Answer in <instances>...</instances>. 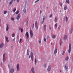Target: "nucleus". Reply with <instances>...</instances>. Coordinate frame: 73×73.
I'll return each instance as SVG.
<instances>
[{"mask_svg":"<svg viewBox=\"0 0 73 73\" xmlns=\"http://www.w3.org/2000/svg\"><path fill=\"white\" fill-rule=\"evenodd\" d=\"M66 60L67 61L69 60V56H68L66 58Z\"/></svg>","mask_w":73,"mask_h":73,"instance_id":"nucleus-23","label":"nucleus"},{"mask_svg":"<svg viewBox=\"0 0 73 73\" xmlns=\"http://www.w3.org/2000/svg\"><path fill=\"white\" fill-rule=\"evenodd\" d=\"M22 40V39H20L19 41V43H20V42H21V41Z\"/></svg>","mask_w":73,"mask_h":73,"instance_id":"nucleus-48","label":"nucleus"},{"mask_svg":"<svg viewBox=\"0 0 73 73\" xmlns=\"http://www.w3.org/2000/svg\"><path fill=\"white\" fill-rule=\"evenodd\" d=\"M23 12L24 13H26V10H25V9H23Z\"/></svg>","mask_w":73,"mask_h":73,"instance_id":"nucleus-29","label":"nucleus"},{"mask_svg":"<svg viewBox=\"0 0 73 73\" xmlns=\"http://www.w3.org/2000/svg\"><path fill=\"white\" fill-rule=\"evenodd\" d=\"M30 34L31 37H33V33L32 32V31L31 30H30Z\"/></svg>","mask_w":73,"mask_h":73,"instance_id":"nucleus-2","label":"nucleus"},{"mask_svg":"<svg viewBox=\"0 0 73 73\" xmlns=\"http://www.w3.org/2000/svg\"><path fill=\"white\" fill-rule=\"evenodd\" d=\"M64 8L65 10H66V9H67V7L66 6L64 7Z\"/></svg>","mask_w":73,"mask_h":73,"instance_id":"nucleus-24","label":"nucleus"},{"mask_svg":"<svg viewBox=\"0 0 73 73\" xmlns=\"http://www.w3.org/2000/svg\"><path fill=\"white\" fill-rule=\"evenodd\" d=\"M4 46V44L3 43L1 44L0 45V48H2Z\"/></svg>","mask_w":73,"mask_h":73,"instance_id":"nucleus-12","label":"nucleus"},{"mask_svg":"<svg viewBox=\"0 0 73 73\" xmlns=\"http://www.w3.org/2000/svg\"><path fill=\"white\" fill-rule=\"evenodd\" d=\"M57 49H56L54 51V54H56V53H57Z\"/></svg>","mask_w":73,"mask_h":73,"instance_id":"nucleus-14","label":"nucleus"},{"mask_svg":"<svg viewBox=\"0 0 73 73\" xmlns=\"http://www.w3.org/2000/svg\"><path fill=\"white\" fill-rule=\"evenodd\" d=\"M49 29H51V28H50V26Z\"/></svg>","mask_w":73,"mask_h":73,"instance_id":"nucleus-54","label":"nucleus"},{"mask_svg":"<svg viewBox=\"0 0 73 73\" xmlns=\"http://www.w3.org/2000/svg\"><path fill=\"white\" fill-rule=\"evenodd\" d=\"M8 68H10V66H9V65H8Z\"/></svg>","mask_w":73,"mask_h":73,"instance_id":"nucleus-50","label":"nucleus"},{"mask_svg":"<svg viewBox=\"0 0 73 73\" xmlns=\"http://www.w3.org/2000/svg\"><path fill=\"white\" fill-rule=\"evenodd\" d=\"M5 39L7 42H9V40L8 39V37L5 36Z\"/></svg>","mask_w":73,"mask_h":73,"instance_id":"nucleus-16","label":"nucleus"},{"mask_svg":"<svg viewBox=\"0 0 73 73\" xmlns=\"http://www.w3.org/2000/svg\"><path fill=\"white\" fill-rule=\"evenodd\" d=\"M52 14H51L50 15V17H51L52 16Z\"/></svg>","mask_w":73,"mask_h":73,"instance_id":"nucleus-46","label":"nucleus"},{"mask_svg":"<svg viewBox=\"0 0 73 73\" xmlns=\"http://www.w3.org/2000/svg\"><path fill=\"white\" fill-rule=\"evenodd\" d=\"M44 68H45L46 67V64H44Z\"/></svg>","mask_w":73,"mask_h":73,"instance_id":"nucleus-47","label":"nucleus"},{"mask_svg":"<svg viewBox=\"0 0 73 73\" xmlns=\"http://www.w3.org/2000/svg\"><path fill=\"white\" fill-rule=\"evenodd\" d=\"M13 41H15V38H14V39H13Z\"/></svg>","mask_w":73,"mask_h":73,"instance_id":"nucleus-56","label":"nucleus"},{"mask_svg":"<svg viewBox=\"0 0 73 73\" xmlns=\"http://www.w3.org/2000/svg\"><path fill=\"white\" fill-rule=\"evenodd\" d=\"M66 3H68V4H69V0H66Z\"/></svg>","mask_w":73,"mask_h":73,"instance_id":"nucleus-20","label":"nucleus"},{"mask_svg":"<svg viewBox=\"0 0 73 73\" xmlns=\"http://www.w3.org/2000/svg\"><path fill=\"white\" fill-rule=\"evenodd\" d=\"M11 20H12L13 21H14L15 19L13 18H11Z\"/></svg>","mask_w":73,"mask_h":73,"instance_id":"nucleus-45","label":"nucleus"},{"mask_svg":"<svg viewBox=\"0 0 73 73\" xmlns=\"http://www.w3.org/2000/svg\"><path fill=\"white\" fill-rule=\"evenodd\" d=\"M60 72H61V70H60Z\"/></svg>","mask_w":73,"mask_h":73,"instance_id":"nucleus-59","label":"nucleus"},{"mask_svg":"<svg viewBox=\"0 0 73 73\" xmlns=\"http://www.w3.org/2000/svg\"><path fill=\"white\" fill-rule=\"evenodd\" d=\"M65 68L66 69V70H67L68 69V67L67 66H65Z\"/></svg>","mask_w":73,"mask_h":73,"instance_id":"nucleus-38","label":"nucleus"},{"mask_svg":"<svg viewBox=\"0 0 73 73\" xmlns=\"http://www.w3.org/2000/svg\"><path fill=\"white\" fill-rule=\"evenodd\" d=\"M27 54L28 56H29V49H28L27 51Z\"/></svg>","mask_w":73,"mask_h":73,"instance_id":"nucleus-17","label":"nucleus"},{"mask_svg":"<svg viewBox=\"0 0 73 73\" xmlns=\"http://www.w3.org/2000/svg\"><path fill=\"white\" fill-rule=\"evenodd\" d=\"M12 3H13V0H12L9 3V5H11V4H12Z\"/></svg>","mask_w":73,"mask_h":73,"instance_id":"nucleus-19","label":"nucleus"},{"mask_svg":"<svg viewBox=\"0 0 73 73\" xmlns=\"http://www.w3.org/2000/svg\"><path fill=\"white\" fill-rule=\"evenodd\" d=\"M60 12H61V11H60Z\"/></svg>","mask_w":73,"mask_h":73,"instance_id":"nucleus-63","label":"nucleus"},{"mask_svg":"<svg viewBox=\"0 0 73 73\" xmlns=\"http://www.w3.org/2000/svg\"><path fill=\"white\" fill-rule=\"evenodd\" d=\"M2 63H1V65H2Z\"/></svg>","mask_w":73,"mask_h":73,"instance_id":"nucleus-58","label":"nucleus"},{"mask_svg":"<svg viewBox=\"0 0 73 73\" xmlns=\"http://www.w3.org/2000/svg\"><path fill=\"white\" fill-rule=\"evenodd\" d=\"M35 28H36V30H37V29H38V27H37V25L35 26Z\"/></svg>","mask_w":73,"mask_h":73,"instance_id":"nucleus-31","label":"nucleus"},{"mask_svg":"<svg viewBox=\"0 0 73 73\" xmlns=\"http://www.w3.org/2000/svg\"><path fill=\"white\" fill-rule=\"evenodd\" d=\"M67 38V35H64V40H66Z\"/></svg>","mask_w":73,"mask_h":73,"instance_id":"nucleus-7","label":"nucleus"},{"mask_svg":"<svg viewBox=\"0 0 73 73\" xmlns=\"http://www.w3.org/2000/svg\"><path fill=\"white\" fill-rule=\"evenodd\" d=\"M64 54H65V51H64L63 52L62 55H64Z\"/></svg>","mask_w":73,"mask_h":73,"instance_id":"nucleus-42","label":"nucleus"},{"mask_svg":"<svg viewBox=\"0 0 73 73\" xmlns=\"http://www.w3.org/2000/svg\"><path fill=\"white\" fill-rule=\"evenodd\" d=\"M50 69H51L50 65H49L48 67V69H47L48 71V72H49V71H50Z\"/></svg>","mask_w":73,"mask_h":73,"instance_id":"nucleus-9","label":"nucleus"},{"mask_svg":"<svg viewBox=\"0 0 73 73\" xmlns=\"http://www.w3.org/2000/svg\"><path fill=\"white\" fill-rule=\"evenodd\" d=\"M11 48H12V46H11Z\"/></svg>","mask_w":73,"mask_h":73,"instance_id":"nucleus-61","label":"nucleus"},{"mask_svg":"<svg viewBox=\"0 0 73 73\" xmlns=\"http://www.w3.org/2000/svg\"><path fill=\"white\" fill-rule=\"evenodd\" d=\"M27 23H28V22H27Z\"/></svg>","mask_w":73,"mask_h":73,"instance_id":"nucleus-64","label":"nucleus"},{"mask_svg":"<svg viewBox=\"0 0 73 73\" xmlns=\"http://www.w3.org/2000/svg\"><path fill=\"white\" fill-rule=\"evenodd\" d=\"M61 39H60V40L59 44L60 46H61Z\"/></svg>","mask_w":73,"mask_h":73,"instance_id":"nucleus-21","label":"nucleus"},{"mask_svg":"<svg viewBox=\"0 0 73 73\" xmlns=\"http://www.w3.org/2000/svg\"><path fill=\"white\" fill-rule=\"evenodd\" d=\"M14 71H15V70L14 68H11L10 70V73H13L14 72Z\"/></svg>","mask_w":73,"mask_h":73,"instance_id":"nucleus-5","label":"nucleus"},{"mask_svg":"<svg viewBox=\"0 0 73 73\" xmlns=\"http://www.w3.org/2000/svg\"><path fill=\"white\" fill-rule=\"evenodd\" d=\"M31 58L32 61H33V56H31Z\"/></svg>","mask_w":73,"mask_h":73,"instance_id":"nucleus-25","label":"nucleus"},{"mask_svg":"<svg viewBox=\"0 0 73 73\" xmlns=\"http://www.w3.org/2000/svg\"><path fill=\"white\" fill-rule=\"evenodd\" d=\"M7 11H4V14H6V13H7Z\"/></svg>","mask_w":73,"mask_h":73,"instance_id":"nucleus-34","label":"nucleus"},{"mask_svg":"<svg viewBox=\"0 0 73 73\" xmlns=\"http://www.w3.org/2000/svg\"><path fill=\"white\" fill-rule=\"evenodd\" d=\"M19 11L17 10L16 12H15V13L17 15V14H18L19 13Z\"/></svg>","mask_w":73,"mask_h":73,"instance_id":"nucleus-26","label":"nucleus"},{"mask_svg":"<svg viewBox=\"0 0 73 73\" xmlns=\"http://www.w3.org/2000/svg\"><path fill=\"white\" fill-rule=\"evenodd\" d=\"M37 21H36L35 22V26H37Z\"/></svg>","mask_w":73,"mask_h":73,"instance_id":"nucleus-41","label":"nucleus"},{"mask_svg":"<svg viewBox=\"0 0 73 73\" xmlns=\"http://www.w3.org/2000/svg\"><path fill=\"white\" fill-rule=\"evenodd\" d=\"M21 27H20L19 28V30H20V29H21Z\"/></svg>","mask_w":73,"mask_h":73,"instance_id":"nucleus-49","label":"nucleus"},{"mask_svg":"<svg viewBox=\"0 0 73 73\" xmlns=\"http://www.w3.org/2000/svg\"><path fill=\"white\" fill-rule=\"evenodd\" d=\"M26 35L27 36V38H29V33H28V32H26Z\"/></svg>","mask_w":73,"mask_h":73,"instance_id":"nucleus-10","label":"nucleus"},{"mask_svg":"<svg viewBox=\"0 0 73 73\" xmlns=\"http://www.w3.org/2000/svg\"><path fill=\"white\" fill-rule=\"evenodd\" d=\"M44 41L45 42H46V38H44Z\"/></svg>","mask_w":73,"mask_h":73,"instance_id":"nucleus-27","label":"nucleus"},{"mask_svg":"<svg viewBox=\"0 0 73 73\" xmlns=\"http://www.w3.org/2000/svg\"><path fill=\"white\" fill-rule=\"evenodd\" d=\"M57 25H58V24L57 23H56V24H55V27L56 28H57Z\"/></svg>","mask_w":73,"mask_h":73,"instance_id":"nucleus-33","label":"nucleus"},{"mask_svg":"<svg viewBox=\"0 0 73 73\" xmlns=\"http://www.w3.org/2000/svg\"><path fill=\"white\" fill-rule=\"evenodd\" d=\"M57 17H56L55 19L54 22L56 23L57 22Z\"/></svg>","mask_w":73,"mask_h":73,"instance_id":"nucleus-15","label":"nucleus"},{"mask_svg":"<svg viewBox=\"0 0 73 73\" xmlns=\"http://www.w3.org/2000/svg\"><path fill=\"white\" fill-rule=\"evenodd\" d=\"M21 31L22 33L23 32V29H21Z\"/></svg>","mask_w":73,"mask_h":73,"instance_id":"nucleus-39","label":"nucleus"},{"mask_svg":"<svg viewBox=\"0 0 73 73\" xmlns=\"http://www.w3.org/2000/svg\"><path fill=\"white\" fill-rule=\"evenodd\" d=\"M43 30L44 31H46V25H44L43 26Z\"/></svg>","mask_w":73,"mask_h":73,"instance_id":"nucleus-6","label":"nucleus"},{"mask_svg":"<svg viewBox=\"0 0 73 73\" xmlns=\"http://www.w3.org/2000/svg\"><path fill=\"white\" fill-rule=\"evenodd\" d=\"M17 71H19L20 68H19V64H18L17 66Z\"/></svg>","mask_w":73,"mask_h":73,"instance_id":"nucleus-4","label":"nucleus"},{"mask_svg":"<svg viewBox=\"0 0 73 73\" xmlns=\"http://www.w3.org/2000/svg\"><path fill=\"white\" fill-rule=\"evenodd\" d=\"M71 51V44L70 43L69 44V48L68 50V52L69 53H70V52Z\"/></svg>","mask_w":73,"mask_h":73,"instance_id":"nucleus-1","label":"nucleus"},{"mask_svg":"<svg viewBox=\"0 0 73 73\" xmlns=\"http://www.w3.org/2000/svg\"><path fill=\"white\" fill-rule=\"evenodd\" d=\"M38 1H39V0H37V1H36L35 2V3H37V2H38Z\"/></svg>","mask_w":73,"mask_h":73,"instance_id":"nucleus-44","label":"nucleus"},{"mask_svg":"<svg viewBox=\"0 0 73 73\" xmlns=\"http://www.w3.org/2000/svg\"><path fill=\"white\" fill-rule=\"evenodd\" d=\"M17 1L18 3H19V0H17Z\"/></svg>","mask_w":73,"mask_h":73,"instance_id":"nucleus-51","label":"nucleus"},{"mask_svg":"<svg viewBox=\"0 0 73 73\" xmlns=\"http://www.w3.org/2000/svg\"><path fill=\"white\" fill-rule=\"evenodd\" d=\"M40 13H41V10L40 11Z\"/></svg>","mask_w":73,"mask_h":73,"instance_id":"nucleus-57","label":"nucleus"},{"mask_svg":"<svg viewBox=\"0 0 73 73\" xmlns=\"http://www.w3.org/2000/svg\"><path fill=\"white\" fill-rule=\"evenodd\" d=\"M0 1H1V0H0Z\"/></svg>","mask_w":73,"mask_h":73,"instance_id":"nucleus-62","label":"nucleus"},{"mask_svg":"<svg viewBox=\"0 0 73 73\" xmlns=\"http://www.w3.org/2000/svg\"><path fill=\"white\" fill-rule=\"evenodd\" d=\"M41 42V40H39V43L40 44Z\"/></svg>","mask_w":73,"mask_h":73,"instance_id":"nucleus-37","label":"nucleus"},{"mask_svg":"<svg viewBox=\"0 0 73 73\" xmlns=\"http://www.w3.org/2000/svg\"><path fill=\"white\" fill-rule=\"evenodd\" d=\"M31 70L32 72L33 73H35V70H34V68L33 67L31 69Z\"/></svg>","mask_w":73,"mask_h":73,"instance_id":"nucleus-11","label":"nucleus"},{"mask_svg":"<svg viewBox=\"0 0 73 73\" xmlns=\"http://www.w3.org/2000/svg\"><path fill=\"white\" fill-rule=\"evenodd\" d=\"M26 4H27V3H28V2L27 1H25Z\"/></svg>","mask_w":73,"mask_h":73,"instance_id":"nucleus-52","label":"nucleus"},{"mask_svg":"<svg viewBox=\"0 0 73 73\" xmlns=\"http://www.w3.org/2000/svg\"><path fill=\"white\" fill-rule=\"evenodd\" d=\"M8 29H9V28H8V25H7V28H6V31H8Z\"/></svg>","mask_w":73,"mask_h":73,"instance_id":"nucleus-18","label":"nucleus"},{"mask_svg":"<svg viewBox=\"0 0 73 73\" xmlns=\"http://www.w3.org/2000/svg\"><path fill=\"white\" fill-rule=\"evenodd\" d=\"M29 58H31V55H29Z\"/></svg>","mask_w":73,"mask_h":73,"instance_id":"nucleus-53","label":"nucleus"},{"mask_svg":"<svg viewBox=\"0 0 73 73\" xmlns=\"http://www.w3.org/2000/svg\"><path fill=\"white\" fill-rule=\"evenodd\" d=\"M13 1H15V0H13Z\"/></svg>","mask_w":73,"mask_h":73,"instance_id":"nucleus-60","label":"nucleus"},{"mask_svg":"<svg viewBox=\"0 0 73 73\" xmlns=\"http://www.w3.org/2000/svg\"><path fill=\"white\" fill-rule=\"evenodd\" d=\"M44 20H45V18H43V21H42V23H44Z\"/></svg>","mask_w":73,"mask_h":73,"instance_id":"nucleus-40","label":"nucleus"},{"mask_svg":"<svg viewBox=\"0 0 73 73\" xmlns=\"http://www.w3.org/2000/svg\"><path fill=\"white\" fill-rule=\"evenodd\" d=\"M34 27V24H33V27H32V28H33Z\"/></svg>","mask_w":73,"mask_h":73,"instance_id":"nucleus-55","label":"nucleus"},{"mask_svg":"<svg viewBox=\"0 0 73 73\" xmlns=\"http://www.w3.org/2000/svg\"><path fill=\"white\" fill-rule=\"evenodd\" d=\"M64 19H65L66 22L68 21V17L66 16L64 17Z\"/></svg>","mask_w":73,"mask_h":73,"instance_id":"nucleus-13","label":"nucleus"},{"mask_svg":"<svg viewBox=\"0 0 73 73\" xmlns=\"http://www.w3.org/2000/svg\"><path fill=\"white\" fill-rule=\"evenodd\" d=\"M16 8H15L14 9V10H13L14 12H15V11H16Z\"/></svg>","mask_w":73,"mask_h":73,"instance_id":"nucleus-35","label":"nucleus"},{"mask_svg":"<svg viewBox=\"0 0 73 73\" xmlns=\"http://www.w3.org/2000/svg\"><path fill=\"white\" fill-rule=\"evenodd\" d=\"M72 32H73V29L72 28L71 30V32H70V33H72Z\"/></svg>","mask_w":73,"mask_h":73,"instance_id":"nucleus-32","label":"nucleus"},{"mask_svg":"<svg viewBox=\"0 0 73 73\" xmlns=\"http://www.w3.org/2000/svg\"><path fill=\"white\" fill-rule=\"evenodd\" d=\"M31 56H33V52H31Z\"/></svg>","mask_w":73,"mask_h":73,"instance_id":"nucleus-22","label":"nucleus"},{"mask_svg":"<svg viewBox=\"0 0 73 73\" xmlns=\"http://www.w3.org/2000/svg\"><path fill=\"white\" fill-rule=\"evenodd\" d=\"M60 28H61V25H59V26L58 27V29H60Z\"/></svg>","mask_w":73,"mask_h":73,"instance_id":"nucleus-43","label":"nucleus"},{"mask_svg":"<svg viewBox=\"0 0 73 73\" xmlns=\"http://www.w3.org/2000/svg\"><path fill=\"white\" fill-rule=\"evenodd\" d=\"M56 35H53L52 36V38H55V37H56Z\"/></svg>","mask_w":73,"mask_h":73,"instance_id":"nucleus-30","label":"nucleus"},{"mask_svg":"<svg viewBox=\"0 0 73 73\" xmlns=\"http://www.w3.org/2000/svg\"><path fill=\"white\" fill-rule=\"evenodd\" d=\"M5 54L4 53L3 54V58L4 62L5 61V58H4L5 57Z\"/></svg>","mask_w":73,"mask_h":73,"instance_id":"nucleus-8","label":"nucleus"},{"mask_svg":"<svg viewBox=\"0 0 73 73\" xmlns=\"http://www.w3.org/2000/svg\"><path fill=\"white\" fill-rule=\"evenodd\" d=\"M35 65H36V64L37 62V61H36V58L35 59Z\"/></svg>","mask_w":73,"mask_h":73,"instance_id":"nucleus-28","label":"nucleus"},{"mask_svg":"<svg viewBox=\"0 0 73 73\" xmlns=\"http://www.w3.org/2000/svg\"><path fill=\"white\" fill-rule=\"evenodd\" d=\"M20 18V14L19 13L18 14V15L17 17L16 18L17 20H19Z\"/></svg>","mask_w":73,"mask_h":73,"instance_id":"nucleus-3","label":"nucleus"},{"mask_svg":"<svg viewBox=\"0 0 73 73\" xmlns=\"http://www.w3.org/2000/svg\"><path fill=\"white\" fill-rule=\"evenodd\" d=\"M12 37H15V34L14 33H13L12 35Z\"/></svg>","mask_w":73,"mask_h":73,"instance_id":"nucleus-36","label":"nucleus"}]
</instances>
